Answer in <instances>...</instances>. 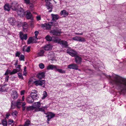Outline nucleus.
<instances>
[{"mask_svg": "<svg viewBox=\"0 0 126 126\" xmlns=\"http://www.w3.org/2000/svg\"><path fill=\"white\" fill-rule=\"evenodd\" d=\"M107 77L110 79V82L112 84L116 86L118 90H120V93L125 94L126 93V79L115 75L112 77L110 75Z\"/></svg>", "mask_w": 126, "mask_h": 126, "instance_id": "f257e3e1", "label": "nucleus"}, {"mask_svg": "<svg viewBox=\"0 0 126 126\" xmlns=\"http://www.w3.org/2000/svg\"><path fill=\"white\" fill-rule=\"evenodd\" d=\"M17 4L16 2H13L11 4V8L13 10L17 12L18 15L19 16L23 15L24 13V10L20 7L18 10H17L16 6Z\"/></svg>", "mask_w": 126, "mask_h": 126, "instance_id": "f03ea898", "label": "nucleus"}, {"mask_svg": "<svg viewBox=\"0 0 126 126\" xmlns=\"http://www.w3.org/2000/svg\"><path fill=\"white\" fill-rule=\"evenodd\" d=\"M66 51L67 53L72 57H75L77 55L78 53L77 51L71 48L67 49Z\"/></svg>", "mask_w": 126, "mask_h": 126, "instance_id": "7ed1b4c3", "label": "nucleus"}, {"mask_svg": "<svg viewBox=\"0 0 126 126\" xmlns=\"http://www.w3.org/2000/svg\"><path fill=\"white\" fill-rule=\"evenodd\" d=\"M51 0H45L46 3V5L47 8L48 10H49L48 12H50L52 11L53 9V5L51 3L50 1Z\"/></svg>", "mask_w": 126, "mask_h": 126, "instance_id": "20e7f679", "label": "nucleus"}, {"mask_svg": "<svg viewBox=\"0 0 126 126\" xmlns=\"http://www.w3.org/2000/svg\"><path fill=\"white\" fill-rule=\"evenodd\" d=\"M56 43H59L63 47L67 48L68 46L67 43L66 41H60V39L58 38L55 39Z\"/></svg>", "mask_w": 126, "mask_h": 126, "instance_id": "39448f33", "label": "nucleus"}, {"mask_svg": "<svg viewBox=\"0 0 126 126\" xmlns=\"http://www.w3.org/2000/svg\"><path fill=\"white\" fill-rule=\"evenodd\" d=\"M37 91L35 90H32L31 91L30 96L32 99H33L34 100L37 99L38 98V95L37 94Z\"/></svg>", "mask_w": 126, "mask_h": 126, "instance_id": "423d86ee", "label": "nucleus"}, {"mask_svg": "<svg viewBox=\"0 0 126 126\" xmlns=\"http://www.w3.org/2000/svg\"><path fill=\"white\" fill-rule=\"evenodd\" d=\"M45 114L47 115L46 117L47 118V121H50V119L53 118L55 116V114L52 112H48L47 113H45Z\"/></svg>", "mask_w": 126, "mask_h": 126, "instance_id": "0eeeda50", "label": "nucleus"}, {"mask_svg": "<svg viewBox=\"0 0 126 126\" xmlns=\"http://www.w3.org/2000/svg\"><path fill=\"white\" fill-rule=\"evenodd\" d=\"M45 80H39L34 81V83L35 84V85L36 86H42L45 84Z\"/></svg>", "mask_w": 126, "mask_h": 126, "instance_id": "6e6552de", "label": "nucleus"}, {"mask_svg": "<svg viewBox=\"0 0 126 126\" xmlns=\"http://www.w3.org/2000/svg\"><path fill=\"white\" fill-rule=\"evenodd\" d=\"M82 58L78 55L75 57V63L78 64H80L82 62Z\"/></svg>", "mask_w": 126, "mask_h": 126, "instance_id": "1a4fd4ad", "label": "nucleus"}, {"mask_svg": "<svg viewBox=\"0 0 126 126\" xmlns=\"http://www.w3.org/2000/svg\"><path fill=\"white\" fill-rule=\"evenodd\" d=\"M19 37L22 40H26L28 38L27 34H24L22 32H19Z\"/></svg>", "mask_w": 126, "mask_h": 126, "instance_id": "9d476101", "label": "nucleus"}, {"mask_svg": "<svg viewBox=\"0 0 126 126\" xmlns=\"http://www.w3.org/2000/svg\"><path fill=\"white\" fill-rule=\"evenodd\" d=\"M8 22L12 25H16V21L15 18L13 17H11L9 18L8 20Z\"/></svg>", "mask_w": 126, "mask_h": 126, "instance_id": "9b49d317", "label": "nucleus"}, {"mask_svg": "<svg viewBox=\"0 0 126 126\" xmlns=\"http://www.w3.org/2000/svg\"><path fill=\"white\" fill-rule=\"evenodd\" d=\"M78 65L76 64L72 63L68 66V68L70 69H73L75 70L78 69Z\"/></svg>", "mask_w": 126, "mask_h": 126, "instance_id": "f8f14e48", "label": "nucleus"}, {"mask_svg": "<svg viewBox=\"0 0 126 126\" xmlns=\"http://www.w3.org/2000/svg\"><path fill=\"white\" fill-rule=\"evenodd\" d=\"M18 94L17 92L15 91H13L11 94V97L14 99L17 98Z\"/></svg>", "mask_w": 126, "mask_h": 126, "instance_id": "ddd939ff", "label": "nucleus"}, {"mask_svg": "<svg viewBox=\"0 0 126 126\" xmlns=\"http://www.w3.org/2000/svg\"><path fill=\"white\" fill-rule=\"evenodd\" d=\"M50 32L54 35H58L60 34L61 31L59 30L54 29L51 31Z\"/></svg>", "mask_w": 126, "mask_h": 126, "instance_id": "4468645a", "label": "nucleus"}, {"mask_svg": "<svg viewBox=\"0 0 126 126\" xmlns=\"http://www.w3.org/2000/svg\"><path fill=\"white\" fill-rule=\"evenodd\" d=\"M57 68V66L53 64H49L47 67V70H56Z\"/></svg>", "mask_w": 126, "mask_h": 126, "instance_id": "2eb2a0df", "label": "nucleus"}, {"mask_svg": "<svg viewBox=\"0 0 126 126\" xmlns=\"http://www.w3.org/2000/svg\"><path fill=\"white\" fill-rule=\"evenodd\" d=\"M51 17L52 18V20L56 21L59 18V16L57 14H51Z\"/></svg>", "mask_w": 126, "mask_h": 126, "instance_id": "dca6fc26", "label": "nucleus"}, {"mask_svg": "<svg viewBox=\"0 0 126 126\" xmlns=\"http://www.w3.org/2000/svg\"><path fill=\"white\" fill-rule=\"evenodd\" d=\"M45 73L43 72L39 73L37 75L36 77L39 79H41L45 77Z\"/></svg>", "mask_w": 126, "mask_h": 126, "instance_id": "f3484780", "label": "nucleus"}, {"mask_svg": "<svg viewBox=\"0 0 126 126\" xmlns=\"http://www.w3.org/2000/svg\"><path fill=\"white\" fill-rule=\"evenodd\" d=\"M26 16L27 19H31L32 20L33 18L32 17L31 13L30 11H28L27 12Z\"/></svg>", "mask_w": 126, "mask_h": 126, "instance_id": "a211bd4d", "label": "nucleus"}, {"mask_svg": "<svg viewBox=\"0 0 126 126\" xmlns=\"http://www.w3.org/2000/svg\"><path fill=\"white\" fill-rule=\"evenodd\" d=\"M43 48L46 51L50 50L51 49V47L50 45H46L43 47Z\"/></svg>", "mask_w": 126, "mask_h": 126, "instance_id": "6ab92c4d", "label": "nucleus"}, {"mask_svg": "<svg viewBox=\"0 0 126 126\" xmlns=\"http://www.w3.org/2000/svg\"><path fill=\"white\" fill-rule=\"evenodd\" d=\"M60 14L61 16L64 15L65 16H67L68 14V13L66 10H63L61 11L60 12Z\"/></svg>", "mask_w": 126, "mask_h": 126, "instance_id": "aec40b11", "label": "nucleus"}, {"mask_svg": "<svg viewBox=\"0 0 126 126\" xmlns=\"http://www.w3.org/2000/svg\"><path fill=\"white\" fill-rule=\"evenodd\" d=\"M28 26V24L26 22H25L23 24L22 27L24 31H27V28Z\"/></svg>", "mask_w": 126, "mask_h": 126, "instance_id": "412c9836", "label": "nucleus"}, {"mask_svg": "<svg viewBox=\"0 0 126 126\" xmlns=\"http://www.w3.org/2000/svg\"><path fill=\"white\" fill-rule=\"evenodd\" d=\"M41 106V104L40 102H35L34 103V106L33 107H35L34 108H37V107H39Z\"/></svg>", "mask_w": 126, "mask_h": 126, "instance_id": "4be33fe9", "label": "nucleus"}, {"mask_svg": "<svg viewBox=\"0 0 126 126\" xmlns=\"http://www.w3.org/2000/svg\"><path fill=\"white\" fill-rule=\"evenodd\" d=\"M45 51L43 49L40 50V51L38 53V55L39 56H44Z\"/></svg>", "mask_w": 126, "mask_h": 126, "instance_id": "5701e85b", "label": "nucleus"}, {"mask_svg": "<svg viewBox=\"0 0 126 126\" xmlns=\"http://www.w3.org/2000/svg\"><path fill=\"white\" fill-rule=\"evenodd\" d=\"M4 9L5 10L9 11L10 9V7L8 4H6L4 6Z\"/></svg>", "mask_w": 126, "mask_h": 126, "instance_id": "b1692460", "label": "nucleus"}, {"mask_svg": "<svg viewBox=\"0 0 126 126\" xmlns=\"http://www.w3.org/2000/svg\"><path fill=\"white\" fill-rule=\"evenodd\" d=\"M56 70L60 73H65V70L62 69H58L57 67Z\"/></svg>", "mask_w": 126, "mask_h": 126, "instance_id": "393cba45", "label": "nucleus"}, {"mask_svg": "<svg viewBox=\"0 0 126 126\" xmlns=\"http://www.w3.org/2000/svg\"><path fill=\"white\" fill-rule=\"evenodd\" d=\"M2 124L3 125V126H7V121L5 119H2Z\"/></svg>", "mask_w": 126, "mask_h": 126, "instance_id": "a878e982", "label": "nucleus"}, {"mask_svg": "<svg viewBox=\"0 0 126 126\" xmlns=\"http://www.w3.org/2000/svg\"><path fill=\"white\" fill-rule=\"evenodd\" d=\"M33 42V38L31 37H29L27 41V44H30L31 43H32Z\"/></svg>", "mask_w": 126, "mask_h": 126, "instance_id": "bb28decb", "label": "nucleus"}, {"mask_svg": "<svg viewBox=\"0 0 126 126\" xmlns=\"http://www.w3.org/2000/svg\"><path fill=\"white\" fill-rule=\"evenodd\" d=\"M30 121L28 120H27L25 122L24 126H30Z\"/></svg>", "mask_w": 126, "mask_h": 126, "instance_id": "cd10ccee", "label": "nucleus"}, {"mask_svg": "<svg viewBox=\"0 0 126 126\" xmlns=\"http://www.w3.org/2000/svg\"><path fill=\"white\" fill-rule=\"evenodd\" d=\"M16 105V103L15 102L12 101L11 102V108L12 109L15 108V106Z\"/></svg>", "mask_w": 126, "mask_h": 126, "instance_id": "c85d7f7f", "label": "nucleus"}, {"mask_svg": "<svg viewBox=\"0 0 126 126\" xmlns=\"http://www.w3.org/2000/svg\"><path fill=\"white\" fill-rule=\"evenodd\" d=\"M47 95V93L45 91H44L43 92V96L42 98V99H44L46 97Z\"/></svg>", "mask_w": 126, "mask_h": 126, "instance_id": "c756f323", "label": "nucleus"}, {"mask_svg": "<svg viewBox=\"0 0 126 126\" xmlns=\"http://www.w3.org/2000/svg\"><path fill=\"white\" fill-rule=\"evenodd\" d=\"M27 101L29 103H32L34 101V100L33 99H31L30 97H28L27 98Z\"/></svg>", "mask_w": 126, "mask_h": 126, "instance_id": "7c9ffc66", "label": "nucleus"}, {"mask_svg": "<svg viewBox=\"0 0 126 126\" xmlns=\"http://www.w3.org/2000/svg\"><path fill=\"white\" fill-rule=\"evenodd\" d=\"M45 38L48 41H51L52 39L51 37L49 35L45 37Z\"/></svg>", "mask_w": 126, "mask_h": 126, "instance_id": "2f4dec72", "label": "nucleus"}, {"mask_svg": "<svg viewBox=\"0 0 126 126\" xmlns=\"http://www.w3.org/2000/svg\"><path fill=\"white\" fill-rule=\"evenodd\" d=\"M79 36H76L75 37H73L72 39L74 40L79 41Z\"/></svg>", "mask_w": 126, "mask_h": 126, "instance_id": "473e14b6", "label": "nucleus"}, {"mask_svg": "<svg viewBox=\"0 0 126 126\" xmlns=\"http://www.w3.org/2000/svg\"><path fill=\"white\" fill-rule=\"evenodd\" d=\"M34 108L33 106H29L27 108L26 110L28 111L31 110H33L34 109Z\"/></svg>", "mask_w": 126, "mask_h": 126, "instance_id": "72a5a7b5", "label": "nucleus"}, {"mask_svg": "<svg viewBox=\"0 0 126 126\" xmlns=\"http://www.w3.org/2000/svg\"><path fill=\"white\" fill-rule=\"evenodd\" d=\"M19 71H17V70L16 69H14L12 71H11V75L15 74L16 73Z\"/></svg>", "mask_w": 126, "mask_h": 126, "instance_id": "f704fd0d", "label": "nucleus"}, {"mask_svg": "<svg viewBox=\"0 0 126 126\" xmlns=\"http://www.w3.org/2000/svg\"><path fill=\"white\" fill-rule=\"evenodd\" d=\"M20 61H25V57L24 55L21 54L19 58Z\"/></svg>", "mask_w": 126, "mask_h": 126, "instance_id": "c9c22d12", "label": "nucleus"}, {"mask_svg": "<svg viewBox=\"0 0 126 126\" xmlns=\"http://www.w3.org/2000/svg\"><path fill=\"white\" fill-rule=\"evenodd\" d=\"M39 66L41 69H43L45 67V65L44 64L42 63H40L39 64Z\"/></svg>", "mask_w": 126, "mask_h": 126, "instance_id": "e433bc0d", "label": "nucleus"}, {"mask_svg": "<svg viewBox=\"0 0 126 126\" xmlns=\"http://www.w3.org/2000/svg\"><path fill=\"white\" fill-rule=\"evenodd\" d=\"M46 29H49L51 28V25L48 23H46Z\"/></svg>", "mask_w": 126, "mask_h": 126, "instance_id": "4c0bfd02", "label": "nucleus"}, {"mask_svg": "<svg viewBox=\"0 0 126 126\" xmlns=\"http://www.w3.org/2000/svg\"><path fill=\"white\" fill-rule=\"evenodd\" d=\"M16 103V106H18V105H21L22 104L21 101V100H17Z\"/></svg>", "mask_w": 126, "mask_h": 126, "instance_id": "58836bf2", "label": "nucleus"}, {"mask_svg": "<svg viewBox=\"0 0 126 126\" xmlns=\"http://www.w3.org/2000/svg\"><path fill=\"white\" fill-rule=\"evenodd\" d=\"M33 43H36L37 42V40L38 39V38H37V37H36L35 36L33 37Z\"/></svg>", "mask_w": 126, "mask_h": 126, "instance_id": "ea45409f", "label": "nucleus"}, {"mask_svg": "<svg viewBox=\"0 0 126 126\" xmlns=\"http://www.w3.org/2000/svg\"><path fill=\"white\" fill-rule=\"evenodd\" d=\"M11 71L10 70L7 69L6 71V72L5 73L4 75H8L10 73L11 75Z\"/></svg>", "mask_w": 126, "mask_h": 126, "instance_id": "a19ab883", "label": "nucleus"}, {"mask_svg": "<svg viewBox=\"0 0 126 126\" xmlns=\"http://www.w3.org/2000/svg\"><path fill=\"white\" fill-rule=\"evenodd\" d=\"M85 41L86 40L84 38L81 37H80V38L79 39V42H85Z\"/></svg>", "mask_w": 126, "mask_h": 126, "instance_id": "79ce46f5", "label": "nucleus"}, {"mask_svg": "<svg viewBox=\"0 0 126 126\" xmlns=\"http://www.w3.org/2000/svg\"><path fill=\"white\" fill-rule=\"evenodd\" d=\"M17 74L18 76V77L20 79H23V77L22 74L20 73H17Z\"/></svg>", "mask_w": 126, "mask_h": 126, "instance_id": "37998d69", "label": "nucleus"}, {"mask_svg": "<svg viewBox=\"0 0 126 126\" xmlns=\"http://www.w3.org/2000/svg\"><path fill=\"white\" fill-rule=\"evenodd\" d=\"M31 46H28L26 49L25 50V51L27 52H29L30 51V48H31Z\"/></svg>", "mask_w": 126, "mask_h": 126, "instance_id": "c03bdc74", "label": "nucleus"}, {"mask_svg": "<svg viewBox=\"0 0 126 126\" xmlns=\"http://www.w3.org/2000/svg\"><path fill=\"white\" fill-rule=\"evenodd\" d=\"M46 23H45L44 24H42L41 26L44 29H46Z\"/></svg>", "mask_w": 126, "mask_h": 126, "instance_id": "a18cd8bd", "label": "nucleus"}, {"mask_svg": "<svg viewBox=\"0 0 126 126\" xmlns=\"http://www.w3.org/2000/svg\"><path fill=\"white\" fill-rule=\"evenodd\" d=\"M21 65H17V67H16V68L17 70V71H18L19 72L20 71V66H21Z\"/></svg>", "mask_w": 126, "mask_h": 126, "instance_id": "49530a36", "label": "nucleus"}, {"mask_svg": "<svg viewBox=\"0 0 126 126\" xmlns=\"http://www.w3.org/2000/svg\"><path fill=\"white\" fill-rule=\"evenodd\" d=\"M17 113L16 111H15L14 112H12V115L14 116H16V114Z\"/></svg>", "mask_w": 126, "mask_h": 126, "instance_id": "de8ad7c7", "label": "nucleus"}, {"mask_svg": "<svg viewBox=\"0 0 126 126\" xmlns=\"http://www.w3.org/2000/svg\"><path fill=\"white\" fill-rule=\"evenodd\" d=\"M39 111H41L42 112H45L44 113H46L44 109L43 108H42H42H39Z\"/></svg>", "mask_w": 126, "mask_h": 126, "instance_id": "09e8293b", "label": "nucleus"}, {"mask_svg": "<svg viewBox=\"0 0 126 126\" xmlns=\"http://www.w3.org/2000/svg\"><path fill=\"white\" fill-rule=\"evenodd\" d=\"M36 18L37 20L38 21H39L41 20V17L39 15L38 16H37L36 17Z\"/></svg>", "mask_w": 126, "mask_h": 126, "instance_id": "8fccbe9b", "label": "nucleus"}, {"mask_svg": "<svg viewBox=\"0 0 126 126\" xmlns=\"http://www.w3.org/2000/svg\"><path fill=\"white\" fill-rule=\"evenodd\" d=\"M20 53L19 52L17 51L16 52V57H19V55L20 54Z\"/></svg>", "mask_w": 126, "mask_h": 126, "instance_id": "3c124183", "label": "nucleus"}, {"mask_svg": "<svg viewBox=\"0 0 126 126\" xmlns=\"http://www.w3.org/2000/svg\"><path fill=\"white\" fill-rule=\"evenodd\" d=\"M25 3L26 4H29L30 3V0H24Z\"/></svg>", "mask_w": 126, "mask_h": 126, "instance_id": "603ef678", "label": "nucleus"}, {"mask_svg": "<svg viewBox=\"0 0 126 126\" xmlns=\"http://www.w3.org/2000/svg\"><path fill=\"white\" fill-rule=\"evenodd\" d=\"M38 33H39V32L38 31H35L34 32V34H35V36L36 37H37Z\"/></svg>", "mask_w": 126, "mask_h": 126, "instance_id": "864d4df0", "label": "nucleus"}, {"mask_svg": "<svg viewBox=\"0 0 126 126\" xmlns=\"http://www.w3.org/2000/svg\"><path fill=\"white\" fill-rule=\"evenodd\" d=\"M14 121L13 120L10 119L9 120V122L10 123H9V125L11 124V123H13Z\"/></svg>", "mask_w": 126, "mask_h": 126, "instance_id": "5fc2aeb1", "label": "nucleus"}, {"mask_svg": "<svg viewBox=\"0 0 126 126\" xmlns=\"http://www.w3.org/2000/svg\"><path fill=\"white\" fill-rule=\"evenodd\" d=\"M9 76L8 75L6 76L5 77V80L6 82H7L8 80V78H9Z\"/></svg>", "mask_w": 126, "mask_h": 126, "instance_id": "6e6d98bb", "label": "nucleus"}, {"mask_svg": "<svg viewBox=\"0 0 126 126\" xmlns=\"http://www.w3.org/2000/svg\"><path fill=\"white\" fill-rule=\"evenodd\" d=\"M35 109V111H39V107H37L35 108H34Z\"/></svg>", "mask_w": 126, "mask_h": 126, "instance_id": "4d7b16f0", "label": "nucleus"}, {"mask_svg": "<svg viewBox=\"0 0 126 126\" xmlns=\"http://www.w3.org/2000/svg\"><path fill=\"white\" fill-rule=\"evenodd\" d=\"M0 91L1 92H4L5 91V90L3 89L2 87H1L0 88Z\"/></svg>", "mask_w": 126, "mask_h": 126, "instance_id": "13d9d810", "label": "nucleus"}, {"mask_svg": "<svg viewBox=\"0 0 126 126\" xmlns=\"http://www.w3.org/2000/svg\"><path fill=\"white\" fill-rule=\"evenodd\" d=\"M25 92V91L24 90H22L21 92V95H22L24 94Z\"/></svg>", "mask_w": 126, "mask_h": 126, "instance_id": "bf43d9fd", "label": "nucleus"}, {"mask_svg": "<svg viewBox=\"0 0 126 126\" xmlns=\"http://www.w3.org/2000/svg\"><path fill=\"white\" fill-rule=\"evenodd\" d=\"M31 20V21L29 22V23H30L29 24L31 26H32L33 24V19H32V20Z\"/></svg>", "mask_w": 126, "mask_h": 126, "instance_id": "052dcab7", "label": "nucleus"}, {"mask_svg": "<svg viewBox=\"0 0 126 126\" xmlns=\"http://www.w3.org/2000/svg\"><path fill=\"white\" fill-rule=\"evenodd\" d=\"M83 33L82 32L81 33H75V34L76 35H82L83 34Z\"/></svg>", "mask_w": 126, "mask_h": 126, "instance_id": "680f3d73", "label": "nucleus"}, {"mask_svg": "<svg viewBox=\"0 0 126 126\" xmlns=\"http://www.w3.org/2000/svg\"><path fill=\"white\" fill-rule=\"evenodd\" d=\"M22 110L24 111L25 110L26 107L25 106H22Z\"/></svg>", "mask_w": 126, "mask_h": 126, "instance_id": "e2e57ef3", "label": "nucleus"}, {"mask_svg": "<svg viewBox=\"0 0 126 126\" xmlns=\"http://www.w3.org/2000/svg\"><path fill=\"white\" fill-rule=\"evenodd\" d=\"M10 115V114H6V118H8L9 117V116Z\"/></svg>", "mask_w": 126, "mask_h": 126, "instance_id": "0e129e2a", "label": "nucleus"}, {"mask_svg": "<svg viewBox=\"0 0 126 126\" xmlns=\"http://www.w3.org/2000/svg\"><path fill=\"white\" fill-rule=\"evenodd\" d=\"M47 107H48L47 106H46L44 107H42V108H43L44 109H47Z\"/></svg>", "mask_w": 126, "mask_h": 126, "instance_id": "69168bd1", "label": "nucleus"}, {"mask_svg": "<svg viewBox=\"0 0 126 126\" xmlns=\"http://www.w3.org/2000/svg\"><path fill=\"white\" fill-rule=\"evenodd\" d=\"M54 23H52V25L53 26H55L57 25H58V24L57 22H56L55 23V24L54 25Z\"/></svg>", "mask_w": 126, "mask_h": 126, "instance_id": "338daca9", "label": "nucleus"}, {"mask_svg": "<svg viewBox=\"0 0 126 126\" xmlns=\"http://www.w3.org/2000/svg\"><path fill=\"white\" fill-rule=\"evenodd\" d=\"M26 104V103L25 102H23L22 103V106H25V105Z\"/></svg>", "mask_w": 126, "mask_h": 126, "instance_id": "774afa93", "label": "nucleus"}]
</instances>
